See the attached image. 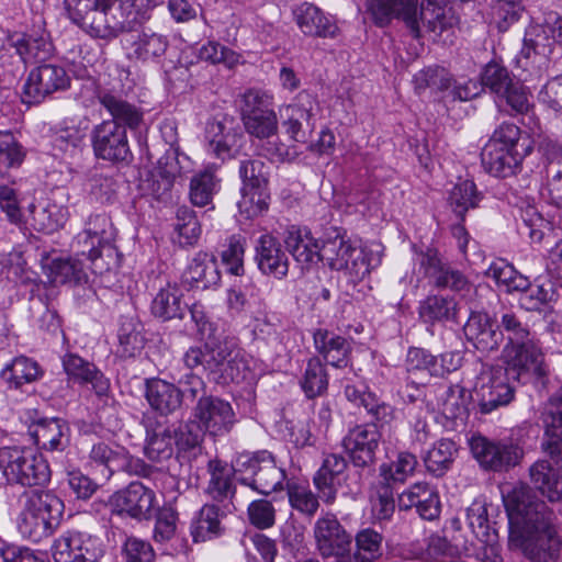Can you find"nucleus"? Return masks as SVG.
Masks as SVG:
<instances>
[{"label":"nucleus","mask_w":562,"mask_h":562,"mask_svg":"<svg viewBox=\"0 0 562 562\" xmlns=\"http://www.w3.org/2000/svg\"><path fill=\"white\" fill-rule=\"evenodd\" d=\"M504 504L508 516V546L531 562H557L562 549L559 518L525 487L514 488Z\"/></svg>","instance_id":"f257e3e1"},{"label":"nucleus","mask_w":562,"mask_h":562,"mask_svg":"<svg viewBox=\"0 0 562 562\" xmlns=\"http://www.w3.org/2000/svg\"><path fill=\"white\" fill-rule=\"evenodd\" d=\"M164 0H65L69 18L90 35L113 38L150 19Z\"/></svg>","instance_id":"f03ea898"},{"label":"nucleus","mask_w":562,"mask_h":562,"mask_svg":"<svg viewBox=\"0 0 562 562\" xmlns=\"http://www.w3.org/2000/svg\"><path fill=\"white\" fill-rule=\"evenodd\" d=\"M364 5L375 26L386 27L397 20L414 40L425 33L440 36L457 23L452 9L436 0H364Z\"/></svg>","instance_id":"7ed1b4c3"},{"label":"nucleus","mask_w":562,"mask_h":562,"mask_svg":"<svg viewBox=\"0 0 562 562\" xmlns=\"http://www.w3.org/2000/svg\"><path fill=\"white\" fill-rule=\"evenodd\" d=\"M182 362L187 369L201 370L218 384L240 383L249 373L244 350L229 336L207 337L204 344L189 347Z\"/></svg>","instance_id":"20e7f679"},{"label":"nucleus","mask_w":562,"mask_h":562,"mask_svg":"<svg viewBox=\"0 0 562 562\" xmlns=\"http://www.w3.org/2000/svg\"><path fill=\"white\" fill-rule=\"evenodd\" d=\"M323 261L337 271H345L356 282L380 265V256L352 243L345 233L330 228L323 237Z\"/></svg>","instance_id":"39448f33"},{"label":"nucleus","mask_w":562,"mask_h":562,"mask_svg":"<svg viewBox=\"0 0 562 562\" xmlns=\"http://www.w3.org/2000/svg\"><path fill=\"white\" fill-rule=\"evenodd\" d=\"M64 508L63 501L52 492H31L18 518L20 533L33 542L48 538L58 527Z\"/></svg>","instance_id":"423d86ee"},{"label":"nucleus","mask_w":562,"mask_h":562,"mask_svg":"<svg viewBox=\"0 0 562 562\" xmlns=\"http://www.w3.org/2000/svg\"><path fill=\"white\" fill-rule=\"evenodd\" d=\"M0 479L9 484L22 486L44 485L49 481L50 470L41 454L23 447H2L0 452Z\"/></svg>","instance_id":"0eeeda50"},{"label":"nucleus","mask_w":562,"mask_h":562,"mask_svg":"<svg viewBox=\"0 0 562 562\" xmlns=\"http://www.w3.org/2000/svg\"><path fill=\"white\" fill-rule=\"evenodd\" d=\"M502 359L505 364L503 369L514 381L525 384L536 379L544 383L548 378L549 367L538 339L504 346Z\"/></svg>","instance_id":"6e6552de"},{"label":"nucleus","mask_w":562,"mask_h":562,"mask_svg":"<svg viewBox=\"0 0 562 562\" xmlns=\"http://www.w3.org/2000/svg\"><path fill=\"white\" fill-rule=\"evenodd\" d=\"M236 471L245 475L243 484L263 495L281 488L285 480L284 470L277 465L268 450L240 453L236 459Z\"/></svg>","instance_id":"1a4fd4ad"},{"label":"nucleus","mask_w":562,"mask_h":562,"mask_svg":"<svg viewBox=\"0 0 562 562\" xmlns=\"http://www.w3.org/2000/svg\"><path fill=\"white\" fill-rule=\"evenodd\" d=\"M509 380L502 366L482 364L474 387L480 413L491 414L514 400L515 389Z\"/></svg>","instance_id":"9d476101"},{"label":"nucleus","mask_w":562,"mask_h":562,"mask_svg":"<svg viewBox=\"0 0 562 562\" xmlns=\"http://www.w3.org/2000/svg\"><path fill=\"white\" fill-rule=\"evenodd\" d=\"M69 87L70 77L63 66L42 64L29 72L22 87L21 100L25 104H38L48 95L66 91Z\"/></svg>","instance_id":"9b49d317"},{"label":"nucleus","mask_w":562,"mask_h":562,"mask_svg":"<svg viewBox=\"0 0 562 562\" xmlns=\"http://www.w3.org/2000/svg\"><path fill=\"white\" fill-rule=\"evenodd\" d=\"M52 550L55 562H99L105 552L100 538L78 530L61 533Z\"/></svg>","instance_id":"f8f14e48"},{"label":"nucleus","mask_w":562,"mask_h":562,"mask_svg":"<svg viewBox=\"0 0 562 562\" xmlns=\"http://www.w3.org/2000/svg\"><path fill=\"white\" fill-rule=\"evenodd\" d=\"M191 418L204 432L214 438L228 435L237 423L232 404L215 395H210L200 402V405H193Z\"/></svg>","instance_id":"ddd939ff"},{"label":"nucleus","mask_w":562,"mask_h":562,"mask_svg":"<svg viewBox=\"0 0 562 562\" xmlns=\"http://www.w3.org/2000/svg\"><path fill=\"white\" fill-rule=\"evenodd\" d=\"M318 111L316 98L308 91H301L291 104L280 110L282 125L291 139L306 143L315 127Z\"/></svg>","instance_id":"4468645a"},{"label":"nucleus","mask_w":562,"mask_h":562,"mask_svg":"<svg viewBox=\"0 0 562 562\" xmlns=\"http://www.w3.org/2000/svg\"><path fill=\"white\" fill-rule=\"evenodd\" d=\"M91 144L95 157L111 162H128L132 153L126 128L116 121H102L91 131Z\"/></svg>","instance_id":"2eb2a0df"},{"label":"nucleus","mask_w":562,"mask_h":562,"mask_svg":"<svg viewBox=\"0 0 562 562\" xmlns=\"http://www.w3.org/2000/svg\"><path fill=\"white\" fill-rule=\"evenodd\" d=\"M8 45L15 49L20 58L18 65L9 70L12 80L25 70L27 64L45 61L54 53V45L44 30L30 34H13L8 38Z\"/></svg>","instance_id":"dca6fc26"},{"label":"nucleus","mask_w":562,"mask_h":562,"mask_svg":"<svg viewBox=\"0 0 562 562\" xmlns=\"http://www.w3.org/2000/svg\"><path fill=\"white\" fill-rule=\"evenodd\" d=\"M470 446L473 457L485 470H507L522 458V450L512 442L492 441L482 436H474Z\"/></svg>","instance_id":"f3484780"},{"label":"nucleus","mask_w":562,"mask_h":562,"mask_svg":"<svg viewBox=\"0 0 562 562\" xmlns=\"http://www.w3.org/2000/svg\"><path fill=\"white\" fill-rule=\"evenodd\" d=\"M313 533L316 549L322 557H341L349 553L352 537L335 514L326 512L318 517L314 524Z\"/></svg>","instance_id":"a211bd4d"},{"label":"nucleus","mask_w":562,"mask_h":562,"mask_svg":"<svg viewBox=\"0 0 562 562\" xmlns=\"http://www.w3.org/2000/svg\"><path fill=\"white\" fill-rule=\"evenodd\" d=\"M381 432L375 424L357 425L342 439V447L356 468H370L375 463V453Z\"/></svg>","instance_id":"6ab92c4d"},{"label":"nucleus","mask_w":562,"mask_h":562,"mask_svg":"<svg viewBox=\"0 0 562 562\" xmlns=\"http://www.w3.org/2000/svg\"><path fill=\"white\" fill-rule=\"evenodd\" d=\"M113 512L126 514L133 518L147 519L155 505V493L140 482H132L109 499Z\"/></svg>","instance_id":"aec40b11"},{"label":"nucleus","mask_w":562,"mask_h":562,"mask_svg":"<svg viewBox=\"0 0 562 562\" xmlns=\"http://www.w3.org/2000/svg\"><path fill=\"white\" fill-rule=\"evenodd\" d=\"M347 460L337 453L324 456L321 468L313 477L319 498L325 504H333L342 482L346 480Z\"/></svg>","instance_id":"412c9836"},{"label":"nucleus","mask_w":562,"mask_h":562,"mask_svg":"<svg viewBox=\"0 0 562 562\" xmlns=\"http://www.w3.org/2000/svg\"><path fill=\"white\" fill-rule=\"evenodd\" d=\"M401 510L416 509V513L426 520L439 517L441 503L438 491L426 482H417L404 490L397 498Z\"/></svg>","instance_id":"4be33fe9"},{"label":"nucleus","mask_w":562,"mask_h":562,"mask_svg":"<svg viewBox=\"0 0 562 562\" xmlns=\"http://www.w3.org/2000/svg\"><path fill=\"white\" fill-rule=\"evenodd\" d=\"M314 347L325 362L334 368H346L352 351L351 339L335 331L318 328L313 334Z\"/></svg>","instance_id":"5701e85b"},{"label":"nucleus","mask_w":562,"mask_h":562,"mask_svg":"<svg viewBox=\"0 0 562 562\" xmlns=\"http://www.w3.org/2000/svg\"><path fill=\"white\" fill-rule=\"evenodd\" d=\"M464 335L473 346L483 352L497 350L503 342V334L486 313L472 312L464 327Z\"/></svg>","instance_id":"b1692460"},{"label":"nucleus","mask_w":562,"mask_h":562,"mask_svg":"<svg viewBox=\"0 0 562 562\" xmlns=\"http://www.w3.org/2000/svg\"><path fill=\"white\" fill-rule=\"evenodd\" d=\"M63 368L68 379L80 385L90 384L97 395H105L110 387L109 380L95 367L80 356L68 352L61 358Z\"/></svg>","instance_id":"393cba45"},{"label":"nucleus","mask_w":562,"mask_h":562,"mask_svg":"<svg viewBox=\"0 0 562 562\" xmlns=\"http://www.w3.org/2000/svg\"><path fill=\"white\" fill-rule=\"evenodd\" d=\"M115 236L116 231L111 218L106 214H95L89 217L83 233L79 235V239H82L90 246L88 251L89 258L94 260L101 257L103 251H108V255H111L114 250L112 244Z\"/></svg>","instance_id":"a878e982"},{"label":"nucleus","mask_w":562,"mask_h":562,"mask_svg":"<svg viewBox=\"0 0 562 562\" xmlns=\"http://www.w3.org/2000/svg\"><path fill=\"white\" fill-rule=\"evenodd\" d=\"M69 426L57 417L41 418L30 428L35 445L46 451H64L69 445Z\"/></svg>","instance_id":"bb28decb"},{"label":"nucleus","mask_w":562,"mask_h":562,"mask_svg":"<svg viewBox=\"0 0 562 562\" xmlns=\"http://www.w3.org/2000/svg\"><path fill=\"white\" fill-rule=\"evenodd\" d=\"M256 261L263 274L283 279L289 272V258L281 243L272 235H262L256 246Z\"/></svg>","instance_id":"cd10ccee"},{"label":"nucleus","mask_w":562,"mask_h":562,"mask_svg":"<svg viewBox=\"0 0 562 562\" xmlns=\"http://www.w3.org/2000/svg\"><path fill=\"white\" fill-rule=\"evenodd\" d=\"M288 251L302 269H308L323 261V245L319 246L306 228L292 226L284 239Z\"/></svg>","instance_id":"c85d7f7f"},{"label":"nucleus","mask_w":562,"mask_h":562,"mask_svg":"<svg viewBox=\"0 0 562 562\" xmlns=\"http://www.w3.org/2000/svg\"><path fill=\"white\" fill-rule=\"evenodd\" d=\"M166 36L155 32L130 34L124 41L126 56L136 61H156L166 54L168 48Z\"/></svg>","instance_id":"c756f323"},{"label":"nucleus","mask_w":562,"mask_h":562,"mask_svg":"<svg viewBox=\"0 0 562 562\" xmlns=\"http://www.w3.org/2000/svg\"><path fill=\"white\" fill-rule=\"evenodd\" d=\"M232 509L229 504L222 507L216 504L202 506L191 522V536L194 542H204L222 536L225 530L222 520Z\"/></svg>","instance_id":"7c9ffc66"},{"label":"nucleus","mask_w":562,"mask_h":562,"mask_svg":"<svg viewBox=\"0 0 562 562\" xmlns=\"http://www.w3.org/2000/svg\"><path fill=\"white\" fill-rule=\"evenodd\" d=\"M294 20L299 29L308 36L333 37L337 26L315 4L303 2L293 10Z\"/></svg>","instance_id":"2f4dec72"},{"label":"nucleus","mask_w":562,"mask_h":562,"mask_svg":"<svg viewBox=\"0 0 562 562\" xmlns=\"http://www.w3.org/2000/svg\"><path fill=\"white\" fill-rule=\"evenodd\" d=\"M548 409L549 419L542 449L559 464L562 461V386L550 397Z\"/></svg>","instance_id":"473e14b6"},{"label":"nucleus","mask_w":562,"mask_h":562,"mask_svg":"<svg viewBox=\"0 0 562 562\" xmlns=\"http://www.w3.org/2000/svg\"><path fill=\"white\" fill-rule=\"evenodd\" d=\"M207 472L210 474L206 487L207 495L218 503L228 501L229 507L236 509L233 503L236 492L233 482V469L226 462L212 459L207 462Z\"/></svg>","instance_id":"72a5a7b5"},{"label":"nucleus","mask_w":562,"mask_h":562,"mask_svg":"<svg viewBox=\"0 0 562 562\" xmlns=\"http://www.w3.org/2000/svg\"><path fill=\"white\" fill-rule=\"evenodd\" d=\"M44 375V370L33 358L18 356L8 362L0 372V378L11 390H20Z\"/></svg>","instance_id":"f704fd0d"},{"label":"nucleus","mask_w":562,"mask_h":562,"mask_svg":"<svg viewBox=\"0 0 562 562\" xmlns=\"http://www.w3.org/2000/svg\"><path fill=\"white\" fill-rule=\"evenodd\" d=\"M526 156L522 150L518 153L516 149L512 151L494 145H485L482 151V164L492 176L506 178L516 173Z\"/></svg>","instance_id":"c9c22d12"},{"label":"nucleus","mask_w":562,"mask_h":562,"mask_svg":"<svg viewBox=\"0 0 562 562\" xmlns=\"http://www.w3.org/2000/svg\"><path fill=\"white\" fill-rule=\"evenodd\" d=\"M145 397L149 406L160 415L172 414L181 406L179 387L161 379L146 380Z\"/></svg>","instance_id":"e433bc0d"},{"label":"nucleus","mask_w":562,"mask_h":562,"mask_svg":"<svg viewBox=\"0 0 562 562\" xmlns=\"http://www.w3.org/2000/svg\"><path fill=\"white\" fill-rule=\"evenodd\" d=\"M182 280L190 286L207 289L221 280L217 261L213 255L198 252L184 270Z\"/></svg>","instance_id":"4c0bfd02"},{"label":"nucleus","mask_w":562,"mask_h":562,"mask_svg":"<svg viewBox=\"0 0 562 562\" xmlns=\"http://www.w3.org/2000/svg\"><path fill=\"white\" fill-rule=\"evenodd\" d=\"M99 103L109 112L111 119L125 128H137L143 122V112L121 95L108 90H100L97 94Z\"/></svg>","instance_id":"58836bf2"},{"label":"nucleus","mask_w":562,"mask_h":562,"mask_svg":"<svg viewBox=\"0 0 562 562\" xmlns=\"http://www.w3.org/2000/svg\"><path fill=\"white\" fill-rule=\"evenodd\" d=\"M169 426L158 422L146 424V457L156 462L168 460L173 454L175 438Z\"/></svg>","instance_id":"ea45409f"},{"label":"nucleus","mask_w":562,"mask_h":562,"mask_svg":"<svg viewBox=\"0 0 562 562\" xmlns=\"http://www.w3.org/2000/svg\"><path fill=\"white\" fill-rule=\"evenodd\" d=\"M533 486L550 502L562 499V479L548 460H538L529 469Z\"/></svg>","instance_id":"a19ab883"},{"label":"nucleus","mask_w":562,"mask_h":562,"mask_svg":"<svg viewBox=\"0 0 562 562\" xmlns=\"http://www.w3.org/2000/svg\"><path fill=\"white\" fill-rule=\"evenodd\" d=\"M48 281L55 285H82L88 283V273L81 261L77 259H53L44 266Z\"/></svg>","instance_id":"79ce46f5"},{"label":"nucleus","mask_w":562,"mask_h":562,"mask_svg":"<svg viewBox=\"0 0 562 562\" xmlns=\"http://www.w3.org/2000/svg\"><path fill=\"white\" fill-rule=\"evenodd\" d=\"M459 307L451 296L429 295L419 305V316L424 323H458Z\"/></svg>","instance_id":"37998d69"},{"label":"nucleus","mask_w":562,"mask_h":562,"mask_svg":"<svg viewBox=\"0 0 562 562\" xmlns=\"http://www.w3.org/2000/svg\"><path fill=\"white\" fill-rule=\"evenodd\" d=\"M458 447L451 439L436 441L423 457L426 471L435 477L443 476L456 459Z\"/></svg>","instance_id":"c03bdc74"},{"label":"nucleus","mask_w":562,"mask_h":562,"mask_svg":"<svg viewBox=\"0 0 562 562\" xmlns=\"http://www.w3.org/2000/svg\"><path fill=\"white\" fill-rule=\"evenodd\" d=\"M495 322L498 324L499 333L503 334L504 346L526 342L537 339L529 325L522 322L521 317L514 311L503 308L495 315Z\"/></svg>","instance_id":"a18cd8bd"},{"label":"nucleus","mask_w":562,"mask_h":562,"mask_svg":"<svg viewBox=\"0 0 562 562\" xmlns=\"http://www.w3.org/2000/svg\"><path fill=\"white\" fill-rule=\"evenodd\" d=\"M181 292L176 285L168 284L155 295L151 302V313L162 321L182 318L187 304L181 301Z\"/></svg>","instance_id":"49530a36"},{"label":"nucleus","mask_w":562,"mask_h":562,"mask_svg":"<svg viewBox=\"0 0 562 562\" xmlns=\"http://www.w3.org/2000/svg\"><path fill=\"white\" fill-rule=\"evenodd\" d=\"M88 458L91 465L103 467L108 471V476H111L114 472L126 468L128 452L123 447L112 448L99 441L92 445Z\"/></svg>","instance_id":"de8ad7c7"},{"label":"nucleus","mask_w":562,"mask_h":562,"mask_svg":"<svg viewBox=\"0 0 562 562\" xmlns=\"http://www.w3.org/2000/svg\"><path fill=\"white\" fill-rule=\"evenodd\" d=\"M481 198L475 183L471 180H463L456 183L450 190L448 205L460 222H463L465 213L477 207Z\"/></svg>","instance_id":"09e8293b"},{"label":"nucleus","mask_w":562,"mask_h":562,"mask_svg":"<svg viewBox=\"0 0 562 562\" xmlns=\"http://www.w3.org/2000/svg\"><path fill=\"white\" fill-rule=\"evenodd\" d=\"M300 385L307 398H315L327 392L328 373L319 357L307 360Z\"/></svg>","instance_id":"8fccbe9b"},{"label":"nucleus","mask_w":562,"mask_h":562,"mask_svg":"<svg viewBox=\"0 0 562 562\" xmlns=\"http://www.w3.org/2000/svg\"><path fill=\"white\" fill-rule=\"evenodd\" d=\"M207 135L210 137L209 150L217 158L224 161L234 156L233 147L236 143L237 133L232 127L226 126V121L210 123Z\"/></svg>","instance_id":"3c124183"},{"label":"nucleus","mask_w":562,"mask_h":562,"mask_svg":"<svg viewBox=\"0 0 562 562\" xmlns=\"http://www.w3.org/2000/svg\"><path fill=\"white\" fill-rule=\"evenodd\" d=\"M486 145H494L502 149H510L519 153L522 150L525 155H529L532 150L531 140L527 135H521L520 128L513 123H503L491 136Z\"/></svg>","instance_id":"603ef678"},{"label":"nucleus","mask_w":562,"mask_h":562,"mask_svg":"<svg viewBox=\"0 0 562 562\" xmlns=\"http://www.w3.org/2000/svg\"><path fill=\"white\" fill-rule=\"evenodd\" d=\"M521 226L519 231L527 235L531 243H542L553 231L552 223L546 220L536 206L528 204L520 210Z\"/></svg>","instance_id":"864d4df0"},{"label":"nucleus","mask_w":562,"mask_h":562,"mask_svg":"<svg viewBox=\"0 0 562 562\" xmlns=\"http://www.w3.org/2000/svg\"><path fill=\"white\" fill-rule=\"evenodd\" d=\"M417 464L418 461L415 454L402 451L391 463L380 465V476L383 479V483L387 485L404 483L414 474Z\"/></svg>","instance_id":"5fc2aeb1"},{"label":"nucleus","mask_w":562,"mask_h":562,"mask_svg":"<svg viewBox=\"0 0 562 562\" xmlns=\"http://www.w3.org/2000/svg\"><path fill=\"white\" fill-rule=\"evenodd\" d=\"M31 215L34 228L48 234L63 227L67 221V210L55 203L33 205Z\"/></svg>","instance_id":"6e6d98bb"},{"label":"nucleus","mask_w":562,"mask_h":562,"mask_svg":"<svg viewBox=\"0 0 562 562\" xmlns=\"http://www.w3.org/2000/svg\"><path fill=\"white\" fill-rule=\"evenodd\" d=\"M175 231L178 233L180 245H194L201 235V225L195 212L186 205L179 206L176 213Z\"/></svg>","instance_id":"4d7b16f0"},{"label":"nucleus","mask_w":562,"mask_h":562,"mask_svg":"<svg viewBox=\"0 0 562 562\" xmlns=\"http://www.w3.org/2000/svg\"><path fill=\"white\" fill-rule=\"evenodd\" d=\"M117 338L122 355L134 357L145 346L142 326L134 318H123L119 328Z\"/></svg>","instance_id":"13d9d810"},{"label":"nucleus","mask_w":562,"mask_h":562,"mask_svg":"<svg viewBox=\"0 0 562 562\" xmlns=\"http://www.w3.org/2000/svg\"><path fill=\"white\" fill-rule=\"evenodd\" d=\"M515 80L514 76L502 64L492 60L487 63L481 74L483 88H488L492 93L499 97Z\"/></svg>","instance_id":"bf43d9fd"},{"label":"nucleus","mask_w":562,"mask_h":562,"mask_svg":"<svg viewBox=\"0 0 562 562\" xmlns=\"http://www.w3.org/2000/svg\"><path fill=\"white\" fill-rule=\"evenodd\" d=\"M217 181L210 171L195 175L190 181V201L195 206H207L212 204L213 195L216 192Z\"/></svg>","instance_id":"052dcab7"},{"label":"nucleus","mask_w":562,"mask_h":562,"mask_svg":"<svg viewBox=\"0 0 562 562\" xmlns=\"http://www.w3.org/2000/svg\"><path fill=\"white\" fill-rule=\"evenodd\" d=\"M26 156L25 148L10 132L0 131V173L2 170L19 168Z\"/></svg>","instance_id":"680f3d73"},{"label":"nucleus","mask_w":562,"mask_h":562,"mask_svg":"<svg viewBox=\"0 0 562 562\" xmlns=\"http://www.w3.org/2000/svg\"><path fill=\"white\" fill-rule=\"evenodd\" d=\"M555 292L551 285L529 283L525 292L518 296V305L527 312H540L554 300Z\"/></svg>","instance_id":"e2e57ef3"},{"label":"nucleus","mask_w":562,"mask_h":562,"mask_svg":"<svg viewBox=\"0 0 562 562\" xmlns=\"http://www.w3.org/2000/svg\"><path fill=\"white\" fill-rule=\"evenodd\" d=\"M239 176L246 190L267 188L268 166L259 158L241 160Z\"/></svg>","instance_id":"0e129e2a"},{"label":"nucleus","mask_w":562,"mask_h":562,"mask_svg":"<svg viewBox=\"0 0 562 562\" xmlns=\"http://www.w3.org/2000/svg\"><path fill=\"white\" fill-rule=\"evenodd\" d=\"M547 37L543 34L532 36L527 33L524 44L515 60L519 68L528 70L531 65L543 59L547 54L546 45L542 43Z\"/></svg>","instance_id":"69168bd1"},{"label":"nucleus","mask_w":562,"mask_h":562,"mask_svg":"<svg viewBox=\"0 0 562 562\" xmlns=\"http://www.w3.org/2000/svg\"><path fill=\"white\" fill-rule=\"evenodd\" d=\"M356 558L360 562H372L381 555L382 540L381 533L371 528L360 530L356 537Z\"/></svg>","instance_id":"338daca9"},{"label":"nucleus","mask_w":562,"mask_h":562,"mask_svg":"<svg viewBox=\"0 0 562 562\" xmlns=\"http://www.w3.org/2000/svg\"><path fill=\"white\" fill-rule=\"evenodd\" d=\"M288 497L291 507L308 518H312L319 508V495L314 494L308 487L289 485Z\"/></svg>","instance_id":"774afa93"}]
</instances>
